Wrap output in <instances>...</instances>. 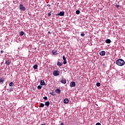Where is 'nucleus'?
Segmentation results:
<instances>
[{
  "label": "nucleus",
  "mask_w": 125,
  "mask_h": 125,
  "mask_svg": "<svg viewBox=\"0 0 125 125\" xmlns=\"http://www.w3.org/2000/svg\"><path fill=\"white\" fill-rule=\"evenodd\" d=\"M41 125H46L45 124H42Z\"/></svg>",
  "instance_id": "obj_36"
},
{
  "label": "nucleus",
  "mask_w": 125,
  "mask_h": 125,
  "mask_svg": "<svg viewBox=\"0 0 125 125\" xmlns=\"http://www.w3.org/2000/svg\"><path fill=\"white\" fill-rule=\"evenodd\" d=\"M50 94H51V95H52L53 96H54L55 95V94L54 93V92H53V91L50 93Z\"/></svg>",
  "instance_id": "obj_22"
},
{
  "label": "nucleus",
  "mask_w": 125,
  "mask_h": 125,
  "mask_svg": "<svg viewBox=\"0 0 125 125\" xmlns=\"http://www.w3.org/2000/svg\"><path fill=\"white\" fill-rule=\"evenodd\" d=\"M52 53H53V55H56L57 54V51H52Z\"/></svg>",
  "instance_id": "obj_20"
},
{
  "label": "nucleus",
  "mask_w": 125,
  "mask_h": 125,
  "mask_svg": "<svg viewBox=\"0 0 125 125\" xmlns=\"http://www.w3.org/2000/svg\"><path fill=\"white\" fill-rule=\"evenodd\" d=\"M63 103L65 104H68V103H69V99H64V100H63Z\"/></svg>",
  "instance_id": "obj_8"
},
{
  "label": "nucleus",
  "mask_w": 125,
  "mask_h": 125,
  "mask_svg": "<svg viewBox=\"0 0 125 125\" xmlns=\"http://www.w3.org/2000/svg\"><path fill=\"white\" fill-rule=\"evenodd\" d=\"M105 42L106 43H110L111 42V40L110 39H107L106 41H105Z\"/></svg>",
  "instance_id": "obj_15"
},
{
  "label": "nucleus",
  "mask_w": 125,
  "mask_h": 125,
  "mask_svg": "<svg viewBox=\"0 0 125 125\" xmlns=\"http://www.w3.org/2000/svg\"><path fill=\"white\" fill-rule=\"evenodd\" d=\"M4 82V78H0V83H3Z\"/></svg>",
  "instance_id": "obj_14"
},
{
  "label": "nucleus",
  "mask_w": 125,
  "mask_h": 125,
  "mask_svg": "<svg viewBox=\"0 0 125 125\" xmlns=\"http://www.w3.org/2000/svg\"><path fill=\"white\" fill-rule=\"evenodd\" d=\"M70 87H75L76 86V83L72 82L70 83Z\"/></svg>",
  "instance_id": "obj_4"
},
{
  "label": "nucleus",
  "mask_w": 125,
  "mask_h": 125,
  "mask_svg": "<svg viewBox=\"0 0 125 125\" xmlns=\"http://www.w3.org/2000/svg\"><path fill=\"white\" fill-rule=\"evenodd\" d=\"M96 125H101V124H100V123H96Z\"/></svg>",
  "instance_id": "obj_31"
},
{
  "label": "nucleus",
  "mask_w": 125,
  "mask_h": 125,
  "mask_svg": "<svg viewBox=\"0 0 125 125\" xmlns=\"http://www.w3.org/2000/svg\"><path fill=\"white\" fill-rule=\"evenodd\" d=\"M63 61L66 60V58L65 57V56H63V58H62Z\"/></svg>",
  "instance_id": "obj_28"
},
{
  "label": "nucleus",
  "mask_w": 125,
  "mask_h": 125,
  "mask_svg": "<svg viewBox=\"0 0 125 125\" xmlns=\"http://www.w3.org/2000/svg\"><path fill=\"white\" fill-rule=\"evenodd\" d=\"M65 15V12H60V13L56 15V16H64Z\"/></svg>",
  "instance_id": "obj_5"
},
{
  "label": "nucleus",
  "mask_w": 125,
  "mask_h": 125,
  "mask_svg": "<svg viewBox=\"0 0 125 125\" xmlns=\"http://www.w3.org/2000/svg\"><path fill=\"white\" fill-rule=\"evenodd\" d=\"M81 37H84L85 34L83 32H82V33L81 34Z\"/></svg>",
  "instance_id": "obj_21"
},
{
  "label": "nucleus",
  "mask_w": 125,
  "mask_h": 125,
  "mask_svg": "<svg viewBox=\"0 0 125 125\" xmlns=\"http://www.w3.org/2000/svg\"><path fill=\"white\" fill-rule=\"evenodd\" d=\"M41 85H45V82H44V81L41 80L40 82Z\"/></svg>",
  "instance_id": "obj_10"
},
{
  "label": "nucleus",
  "mask_w": 125,
  "mask_h": 125,
  "mask_svg": "<svg viewBox=\"0 0 125 125\" xmlns=\"http://www.w3.org/2000/svg\"><path fill=\"white\" fill-rule=\"evenodd\" d=\"M115 6H116L117 8H119V7H120V5H118V4H116V5H115Z\"/></svg>",
  "instance_id": "obj_30"
},
{
  "label": "nucleus",
  "mask_w": 125,
  "mask_h": 125,
  "mask_svg": "<svg viewBox=\"0 0 125 125\" xmlns=\"http://www.w3.org/2000/svg\"><path fill=\"white\" fill-rule=\"evenodd\" d=\"M47 6H49V7H50L51 5H50V4H48L47 5Z\"/></svg>",
  "instance_id": "obj_32"
},
{
  "label": "nucleus",
  "mask_w": 125,
  "mask_h": 125,
  "mask_svg": "<svg viewBox=\"0 0 125 125\" xmlns=\"http://www.w3.org/2000/svg\"><path fill=\"white\" fill-rule=\"evenodd\" d=\"M11 63V61L9 60H6L5 64L6 65H10Z\"/></svg>",
  "instance_id": "obj_7"
},
{
  "label": "nucleus",
  "mask_w": 125,
  "mask_h": 125,
  "mask_svg": "<svg viewBox=\"0 0 125 125\" xmlns=\"http://www.w3.org/2000/svg\"><path fill=\"white\" fill-rule=\"evenodd\" d=\"M9 86H13L14 85V83L13 82H11L9 84Z\"/></svg>",
  "instance_id": "obj_17"
},
{
  "label": "nucleus",
  "mask_w": 125,
  "mask_h": 125,
  "mask_svg": "<svg viewBox=\"0 0 125 125\" xmlns=\"http://www.w3.org/2000/svg\"><path fill=\"white\" fill-rule=\"evenodd\" d=\"M43 98L44 99V100H47V97L46 96L44 97Z\"/></svg>",
  "instance_id": "obj_29"
},
{
  "label": "nucleus",
  "mask_w": 125,
  "mask_h": 125,
  "mask_svg": "<svg viewBox=\"0 0 125 125\" xmlns=\"http://www.w3.org/2000/svg\"><path fill=\"white\" fill-rule=\"evenodd\" d=\"M96 85L97 86H100L101 85L100 83H97Z\"/></svg>",
  "instance_id": "obj_25"
},
{
  "label": "nucleus",
  "mask_w": 125,
  "mask_h": 125,
  "mask_svg": "<svg viewBox=\"0 0 125 125\" xmlns=\"http://www.w3.org/2000/svg\"><path fill=\"white\" fill-rule=\"evenodd\" d=\"M19 9H20V10H21L22 11H25V10H26V8L24 7L23 4L20 5Z\"/></svg>",
  "instance_id": "obj_2"
},
{
  "label": "nucleus",
  "mask_w": 125,
  "mask_h": 125,
  "mask_svg": "<svg viewBox=\"0 0 125 125\" xmlns=\"http://www.w3.org/2000/svg\"><path fill=\"white\" fill-rule=\"evenodd\" d=\"M59 74H60V72L58 70H55L53 72V75L54 76H59Z\"/></svg>",
  "instance_id": "obj_3"
},
{
  "label": "nucleus",
  "mask_w": 125,
  "mask_h": 125,
  "mask_svg": "<svg viewBox=\"0 0 125 125\" xmlns=\"http://www.w3.org/2000/svg\"><path fill=\"white\" fill-rule=\"evenodd\" d=\"M56 93H57L58 94H60L61 93V89H59L58 88H57L56 90Z\"/></svg>",
  "instance_id": "obj_11"
},
{
  "label": "nucleus",
  "mask_w": 125,
  "mask_h": 125,
  "mask_svg": "<svg viewBox=\"0 0 125 125\" xmlns=\"http://www.w3.org/2000/svg\"><path fill=\"white\" fill-rule=\"evenodd\" d=\"M24 34H25V33H24L23 31H21L20 33V36H23Z\"/></svg>",
  "instance_id": "obj_19"
},
{
  "label": "nucleus",
  "mask_w": 125,
  "mask_h": 125,
  "mask_svg": "<svg viewBox=\"0 0 125 125\" xmlns=\"http://www.w3.org/2000/svg\"><path fill=\"white\" fill-rule=\"evenodd\" d=\"M48 16L50 17L51 16V12H50L48 13Z\"/></svg>",
  "instance_id": "obj_24"
},
{
  "label": "nucleus",
  "mask_w": 125,
  "mask_h": 125,
  "mask_svg": "<svg viewBox=\"0 0 125 125\" xmlns=\"http://www.w3.org/2000/svg\"><path fill=\"white\" fill-rule=\"evenodd\" d=\"M63 64L65 65L66 64H67V61L65 60V61H63Z\"/></svg>",
  "instance_id": "obj_27"
},
{
  "label": "nucleus",
  "mask_w": 125,
  "mask_h": 125,
  "mask_svg": "<svg viewBox=\"0 0 125 125\" xmlns=\"http://www.w3.org/2000/svg\"><path fill=\"white\" fill-rule=\"evenodd\" d=\"M33 69H34V70H37V69H38V64H35L33 66Z\"/></svg>",
  "instance_id": "obj_16"
},
{
  "label": "nucleus",
  "mask_w": 125,
  "mask_h": 125,
  "mask_svg": "<svg viewBox=\"0 0 125 125\" xmlns=\"http://www.w3.org/2000/svg\"><path fill=\"white\" fill-rule=\"evenodd\" d=\"M3 52H4V51H3V50H1V53H3Z\"/></svg>",
  "instance_id": "obj_33"
},
{
  "label": "nucleus",
  "mask_w": 125,
  "mask_h": 125,
  "mask_svg": "<svg viewBox=\"0 0 125 125\" xmlns=\"http://www.w3.org/2000/svg\"><path fill=\"white\" fill-rule=\"evenodd\" d=\"M80 12H81L79 10H77L76 11V14H77V15H79V14H80Z\"/></svg>",
  "instance_id": "obj_18"
},
{
  "label": "nucleus",
  "mask_w": 125,
  "mask_h": 125,
  "mask_svg": "<svg viewBox=\"0 0 125 125\" xmlns=\"http://www.w3.org/2000/svg\"><path fill=\"white\" fill-rule=\"evenodd\" d=\"M37 87L38 89H42V86L41 85H38Z\"/></svg>",
  "instance_id": "obj_26"
},
{
  "label": "nucleus",
  "mask_w": 125,
  "mask_h": 125,
  "mask_svg": "<svg viewBox=\"0 0 125 125\" xmlns=\"http://www.w3.org/2000/svg\"><path fill=\"white\" fill-rule=\"evenodd\" d=\"M40 107H41V108H42V107H44V104H40Z\"/></svg>",
  "instance_id": "obj_23"
},
{
  "label": "nucleus",
  "mask_w": 125,
  "mask_h": 125,
  "mask_svg": "<svg viewBox=\"0 0 125 125\" xmlns=\"http://www.w3.org/2000/svg\"><path fill=\"white\" fill-rule=\"evenodd\" d=\"M50 104V102H49V101H48L45 103V105L47 106V107H48Z\"/></svg>",
  "instance_id": "obj_12"
},
{
  "label": "nucleus",
  "mask_w": 125,
  "mask_h": 125,
  "mask_svg": "<svg viewBox=\"0 0 125 125\" xmlns=\"http://www.w3.org/2000/svg\"><path fill=\"white\" fill-rule=\"evenodd\" d=\"M61 125H64V123H61Z\"/></svg>",
  "instance_id": "obj_34"
},
{
  "label": "nucleus",
  "mask_w": 125,
  "mask_h": 125,
  "mask_svg": "<svg viewBox=\"0 0 125 125\" xmlns=\"http://www.w3.org/2000/svg\"><path fill=\"white\" fill-rule=\"evenodd\" d=\"M48 34H51L50 31L48 32Z\"/></svg>",
  "instance_id": "obj_35"
},
{
  "label": "nucleus",
  "mask_w": 125,
  "mask_h": 125,
  "mask_svg": "<svg viewBox=\"0 0 125 125\" xmlns=\"http://www.w3.org/2000/svg\"><path fill=\"white\" fill-rule=\"evenodd\" d=\"M106 54V52L104 51H102L100 52V55L101 56H104Z\"/></svg>",
  "instance_id": "obj_6"
},
{
  "label": "nucleus",
  "mask_w": 125,
  "mask_h": 125,
  "mask_svg": "<svg viewBox=\"0 0 125 125\" xmlns=\"http://www.w3.org/2000/svg\"><path fill=\"white\" fill-rule=\"evenodd\" d=\"M61 83H63L64 84H65L66 83H67V81L65 79H62L61 81Z\"/></svg>",
  "instance_id": "obj_9"
},
{
  "label": "nucleus",
  "mask_w": 125,
  "mask_h": 125,
  "mask_svg": "<svg viewBox=\"0 0 125 125\" xmlns=\"http://www.w3.org/2000/svg\"><path fill=\"white\" fill-rule=\"evenodd\" d=\"M57 65L58 66H62V65H63V63H61L60 62H58L57 63Z\"/></svg>",
  "instance_id": "obj_13"
},
{
  "label": "nucleus",
  "mask_w": 125,
  "mask_h": 125,
  "mask_svg": "<svg viewBox=\"0 0 125 125\" xmlns=\"http://www.w3.org/2000/svg\"><path fill=\"white\" fill-rule=\"evenodd\" d=\"M116 64L118 66H124L125 65V61L122 59H119L116 61Z\"/></svg>",
  "instance_id": "obj_1"
}]
</instances>
